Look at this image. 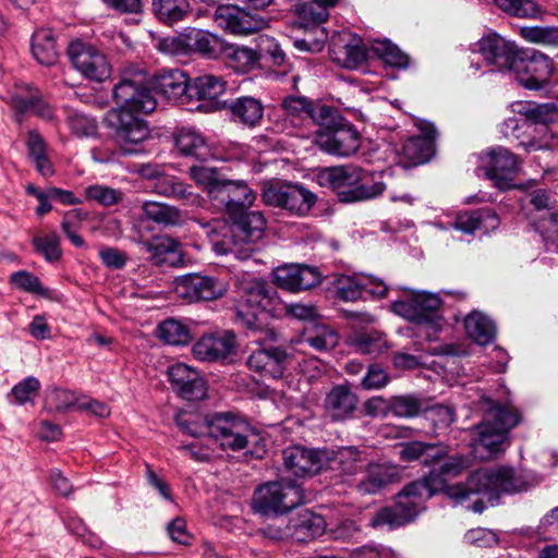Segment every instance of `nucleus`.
<instances>
[{
  "label": "nucleus",
  "mask_w": 558,
  "mask_h": 558,
  "mask_svg": "<svg viewBox=\"0 0 558 558\" xmlns=\"http://www.w3.org/2000/svg\"><path fill=\"white\" fill-rule=\"evenodd\" d=\"M213 20L219 28L235 36H246L267 26L264 17L233 4L217 7Z\"/></svg>",
  "instance_id": "nucleus-16"
},
{
  "label": "nucleus",
  "mask_w": 558,
  "mask_h": 558,
  "mask_svg": "<svg viewBox=\"0 0 558 558\" xmlns=\"http://www.w3.org/2000/svg\"><path fill=\"white\" fill-rule=\"evenodd\" d=\"M320 118H329L333 126H327L325 130H316V146L323 151L338 157H350L355 154L361 146V135L352 125H337V111L322 107Z\"/></svg>",
  "instance_id": "nucleus-10"
},
{
  "label": "nucleus",
  "mask_w": 558,
  "mask_h": 558,
  "mask_svg": "<svg viewBox=\"0 0 558 558\" xmlns=\"http://www.w3.org/2000/svg\"><path fill=\"white\" fill-rule=\"evenodd\" d=\"M32 244L37 254L41 255L48 263H54L62 257L60 238L56 232L46 235H36Z\"/></svg>",
  "instance_id": "nucleus-48"
},
{
  "label": "nucleus",
  "mask_w": 558,
  "mask_h": 558,
  "mask_svg": "<svg viewBox=\"0 0 558 558\" xmlns=\"http://www.w3.org/2000/svg\"><path fill=\"white\" fill-rule=\"evenodd\" d=\"M398 480L396 468L387 464L372 463L367 466L364 477L356 485L362 495H374Z\"/></svg>",
  "instance_id": "nucleus-29"
},
{
  "label": "nucleus",
  "mask_w": 558,
  "mask_h": 558,
  "mask_svg": "<svg viewBox=\"0 0 558 558\" xmlns=\"http://www.w3.org/2000/svg\"><path fill=\"white\" fill-rule=\"evenodd\" d=\"M294 12L299 17V25L305 29L314 28V0H293Z\"/></svg>",
  "instance_id": "nucleus-63"
},
{
  "label": "nucleus",
  "mask_w": 558,
  "mask_h": 558,
  "mask_svg": "<svg viewBox=\"0 0 558 558\" xmlns=\"http://www.w3.org/2000/svg\"><path fill=\"white\" fill-rule=\"evenodd\" d=\"M40 388L39 380L34 376H28L12 388V396L17 404H24L32 401Z\"/></svg>",
  "instance_id": "nucleus-54"
},
{
  "label": "nucleus",
  "mask_w": 558,
  "mask_h": 558,
  "mask_svg": "<svg viewBox=\"0 0 558 558\" xmlns=\"http://www.w3.org/2000/svg\"><path fill=\"white\" fill-rule=\"evenodd\" d=\"M208 441L221 449L233 451L244 449L252 438H257L255 429L243 418L231 412H218L205 417Z\"/></svg>",
  "instance_id": "nucleus-6"
},
{
  "label": "nucleus",
  "mask_w": 558,
  "mask_h": 558,
  "mask_svg": "<svg viewBox=\"0 0 558 558\" xmlns=\"http://www.w3.org/2000/svg\"><path fill=\"white\" fill-rule=\"evenodd\" d=\"M151 7L158 20L167 24L182 21L190 9L186 0H153Z\"/></svg>",
  "instance_id": "nucleus-42"
},
{
  "label": "nucleus",
  "mask_w": 558,
  "mask_h": 558,
  "mask_svg": "<svg viewBox=\"0 0 558 558\" xmlns=\"http://www.w3.org/2000/svg\"><path fill=\"white\" fill-rule=\"evenodd\" d=\"M8 104L14 111L15 119L19 122L27 113H33L44 120H51L53 118V109L44 99L41 92L29 85L17 86L16 90L8 99Z\"/></svg>",
  "instance_id": "nucleus-20"
},
{
  "label": "nucleus",
  "mask_w": 558,
  "mask_h": 558,
  "mask_svg": "<svg viewBox=\"0 0 558 558\" xmlns=\"http://www.w3.org/2000/svg\"><path fill=\"white\" fill-rule=\"evenodd\" d=\"M554 70L550 58L536 50H522L511 73L523 87L531 90L542 89Z\"/></svg>",
  "instance_id": "nucleus-11"
},
{
  "label": "nucleus",
  "mask_w": 558,
  "mask_h": 558,
  "mask_svg": "<svg viewBox=\"0 0 558 558\" xmlns=\"http://www.w3.org/2000/svg\"><path fill=\"white\" fill-rule=\"evenodd\" d=\"M166 376L172 391L180 399L201 401L207 397V380L197 368L177 362L167 367Z\"/></svg>",
  "instance_id": "nucleus-14"
},
{
  "label": "nucleus",
  "mask_w": 558,
  "mask_h": 558,
  "mask_svg": "<svg viewBox=\"0 0 558 558\" xmlns=\"http://www.w3.org/2000/svg\"><path fill=\"white\" fill-rule=\"evenodd\" d=\"M68 124L77 136H88L96 132L97 124L90 117L74 112L68 117Z\"/></svg>",
  "instance_id": "nucleus-58"
},
{
  "label": "nucleus",
  "mask_w": 558,
  "mask_h": 558,
  "mask_svg": "<svg viewBox=\"0 0 558 558\" xmlns=\"http://www.w3.org/2000/svg\"><path fill=\"white\" fill-rule=\"evenodd\" d=\"M283 468L286 472L295 477L312 475L314 465V450L303 446H291L282 451Z\"/></svg>",
  "instance_id": "nucleus-33"
},
{
  "label": "nucleus",
  "mask_w": 558,
  "mask_h": 558,
  "mask_svg": "<svg viewBox=\"0 0 558 558\" xmlns=\"http://www.w3.org/2000/svg\"><path fill=\"white\" fill-rule=\"evenodd\" d=\"M31 50L33 57L43 65L51 66L58 62V48L53 33L49 28H40L33 34Z\"/></svg>",
  "instance_id": "nucleus-35"
},
{
  "label": "nucleus",
  "mask_w": 558,
  "mask_h": 558,
  "mask_svg": "<svg viewBox=\"0 0 558 558\" xmlns=\"http://www.w3.org/2000/svg\"><path fill=\"white\" fill-rule=\"evenodd\" d=\"M483 418L471 429V446L476 458L486 460L505 450L509 432L522 420L513 405L500 404L490 398L481 400Z\"/></svg>",
  "instance_id": "nucleus-3"
},
{
  "label": "nucleus",
  "mask_w": 558,
  "mask_h": 558,
  "mask_svg": "<svg viewBox=\"0 0 558 558\" xmlns=\"http://www.w3.org/2000/svg\"><path fill=\"white\" fill-rule=\"evenodd\" d=\"M359 462H361V453L355 447H344L336 453L326 449H316V473L324 469L354 473Z\"/></svg>",
  "instance_id": "nucleus-27"
},
{
  "label": "nucleus",
  "mask_w": 558,
  "mask_h": 558,
  "mask_svg": "<svg viewBox=\"0 0 558 558\" xmlns=\"http://www.w3.org/2000/svg\"><path fill=\"white\" fill-rule=\"evenodd\" d=\"M469 468V458L450 457L438 468H433L423 480L407 485L398 494L395 505L378 511L372 523L410 522L424 509V501L441 490L456 504L463 505L471 495L478 494L483 495L490 505H495L501 494H514L525 488L524 481L515 475L513 469L507 466L477 470L463 485L447 484Z\"/></svg>",
  "instance_id": "nucleus-1"
},
{
  "label": "nucleus",
  "mask_w": 558,
  "mask_h": 558,
  "mask_svg": "<svg viewBox=\"0 0 558 558\" xmlns=\"http://www.w3.org/2000/svg\"><path fill=\"white\" fill-rule=\"evenodd\" d=\"M220 53L223 54L230 68L236 72H246L255 63V53L252 49L231 45L223 41Z\"/></svg>",
  "instance_id": "nucleus-43"
},
{
  "label": "nucleus",
  "mask_w": 558,
  "mask_h": 558,
  "mask_svg": "<svg viewBox=\"0 0 558 558\" xmlns=\"http://www.w3.org/2000/svg\"><path fill=\"white\" fill-rule=\"evenodd\" d=\"M388 381L389 378L380 366L371 365L362 379V386L365 389H380L385 387Z\"/></svg>",
  "instance_id": "nucleus-64"
},
{
  "label": "nucleus",
  "mask_w": 558,
  "mask_h": 558,
  "mask_svg": "<svg viewBox=\"0 0 558 558\" xmlns=\"http://www.w3.org/2000/svg\"><path fill=\"white\" fill-rule=\"evenodd\" d=\"M287 353L278 347L262 348L253 351L247 359L251 371L272 379L281 378L286 371Z\"/></svg>",
  "instance_id": "nucleus-25"
},
{
  "label": "nucleus",
  "mask_w": 558,
  "mask_h": 558,
  "mask_svg": "<svg viewBox=\"0 0 558 558\" xmlns=\"http://www.w3.org/2000/svg\"><path fill=\"white\" fill-rule=\"evenodd\" d=\"M232 227L223 234L221 240L213 242V248L218 255H235L241 253L242 245L257 241L262 238L266 221L259 211L241 210L232 216Z\"/></svg>",
  "instance_id": "nucleus-9"
},
{
  "label": "nucleus",
  "mask_w": 558,
  "mask_h": 558,
  "mask_svg": "<svg viewBox=\"0 0 558 558\" xmlns=\"http://www.w3.org/2000/svg\"><path fill=\"white\" fill-rule=\"evenodd\" d=\"M9 282L19 290L44 295L46 289L38 277L26 270H19L11 274Z\"/></svg>",
  "instance_id": "nucleus-50"
},
{
  "label": "nucleus",
  "mask_w": 558,
  "mask_h": 558,
  "mask_svg": "<svg viewBox=\"0 0 558 558\" xmlns=\"http://www.w3.org/2000/svg\"><path fill=\"white\" fill-rule=\"evenodd\" d=\"M440 305L441 301L437 294L405 289L403 298L395 301L391 310L395 314L424 326L429 338V330L435 332L441 327L442 318L437 314Z\"/></svg>",
  "instance_id": "nucleus-8"
},
{
  "label": "nucleus",
  "mask_w": 558,
  "mask_h": 558,
  "mask_svg": "<svg viewBox=\"0 0 558 558\" xmlns=\"http://www.w3.org/2000/svg\"><path fill=\"white\" fill-rule=\"evenodd\" d=\"M464 327L466 335L481 345L493 342L496 337V326L494 322L478 311H474L465 317Z\"/></svg>",
  "instance_id": "nucleus-37"
},
{
  "label": "nucleus",
  "mask_w": 558,
  "mask_h": 558,
  "mask_svg": "<svg viewBox=\"0 0 558 558\" xmlns=\"http://www.w3.org/2000/svg\"><path fill=\"white\" fill-rule=\"evenodd\" d=\"M225 90L226 82L222 77L213 74L199 75L189 80L187 101L217 99Z\"/></svg>",
  "instance_id": "nucleus-34"
},
{
  "label": "nucleus",
  "mask_w": 558,
  "mask_h": 558,
  "mask_svg": "<svg viewBox=\"0 0 558 558\" xmlns=\"http://www.w3.org/2000/svg\"><path fill=\"white\" fill-rule=\"evenodd\" d=\"M235 349L233 332L207 333L192 347L193 356L201 362H219L229 357Z\"/></svg>",
  "instance_id": "nucleus-21"
},
{
  "label": "nucleus",
  "mask_w": 558,
  "mask_h": 558,
  "mask_svg": "<svg viewBox=\"0 0 558 558\" xmlns=\"http://www.w3.org/2000/svg\"><path fill=\"white\" fill-rule=\"evenodd\" d=\"M338 0H316V51L320 49L319 43L328 41L329 58L336 64L356 69L367 59L373 58L371 46L366 48L361 37L349 31H333L329 37V31L322 25L328 17V9L336 5Z\"/></svg>",
  "instance_id": "nucleus-5"
},
{
  "label": "nucleus",
  "mask_w": 558,
  "mask_h": 558,
  "mask_svg": "<svg viewBox=\"0 0 558 558\" xmlns=\"http://www.w3.org/2000/svg\"><path fill=\"white\" fill-rule=\"evenodd\" d=\"M481 169L485 177L501 191L513 186V178L519 170V161L509 149L497 146L489 148L480 157Z\"/></svg>",
  "instance_id": "nucleus-12"
},
{
  "label": "nucleus",
  "mask_w": 558,
  "mask_h": 558,
  "mask_svg": "<svg viewBox=\"0 0 558 558\" xmlns=\"http://www.w3.org/2000/svg\"><path fill=\"white\" fill-rule=\"evenodd\" d=\"M281 107L292 119L314 121V104L304 96H287L282 99Z\"/></svg>",
  "instance_id": "nucleus-47"
},
{
  "label": "nucleus",
  "mask_w": 558,
  "mask_h": 558,
  "mask_svg": "<svg viewBox=\"0 0 558 558\" xmlns=\"http://www.w3.org/2000/svg\"><path fill=\"white\" fill-rule=\"evenodd\" d=\"M254 199L255 194L246 184L227 179L223 180L215 197V201L223 206L230 216L246 209Z\"/></svg>",
  "instance_id": "nucleus-26"
},
{
  "label": "nucleus",
  "mask_w": 558,
  "mask_h": 558,
  "mask_svg": "<svg viewBox=\"0 0 558 558\" xmlns=\"http://www.w3.org/2000/svg\"><path fill=\"white\" fill-rule=\"evenodd\" d=\"M521 35L524 39L535 44L556 45L558 44V29L548 27H523Z\"/></svg>",
  "instance_id": "nucleus-53"
},
{
  "label": "nucleus",
  "mask_w": 558,
  "mask_h": 558,
  "mask_svg": "<svg viewBox=\"0 0 558 558\" xmlns=\"http://www.w3.org/2000/svg\"><path fill=\"white\" fill-rule=\"evenodd\" d=\"M141 251L149 254L155 265H173L181 257L180 243L168 235L154 236L138 243Z\"/></svg>",
  "instance_id": "nucleus-28"
},
{
  "label": "nucleus",
  "mask_w": 558,
  "mask_h": 558,
  "mask_svg": "<svg viewBox=\"0 0 558 558\" xmlns=\"http://www.w3.org/2000/svg\"><path fill=\"white\" fill-rule=\"evenodd\" d=\"M189 53L198 52L207 58H217L223 47L219 37L197 28L187 32Z\"/></svg>",
  "instance_id": "nucleus-40"
},
{
  "label": "nucleus",
  "mask_w": 558,
  "mask_h": 558,
  "mask_svg": "<svg viewBox=\"0 0 558 558\" xmlns=\"http://www.w3.org/2000/svg\"><path fill=\"white\" fill-rule=\"evenodd\" d=\"M263 199L268 205L289 210L292 214L306 215L314 201L313 194L300 184L275 182L265 186Z\"/></svg>",
  "instance_id": "nucleus-13"
},
{
  "label": "nucleus",
  "mask_w": 558,
  "mask_h": 558,
  "mask_svg": "<svg viewBox=\"0 0 558 558\" xmlns=\"http://www.w3.org/2000/svg\"><path fill=\"white\" fill-rule=\"evenodd\" d=\"M476 47L487 63L496 66L501 72L508 71L510 73L522 51L514 43L496 33L481 38Z\"/></svg>",
  "instance_id": "nucleus-19"
},
{
  "label": "nucleus",
  "mask_w": 558,
  "mask_h": 558,
  "mask_svg": "<svg viewBox=\"0 0 558 558\" xmlns=\"http://www.w3.org/2000/svg\"><path fill=\"white\" fill-rule=\"evenodd\" d=\"M464 539L466 543L477 547H492L498 543L497 534L484 526H476L469 530Z\"/></svg>",
  "instance_id": "nucleus-56"
},
{
  "label": "nucleus",
  "mask_w": 558,
  "mask_h": 558,
  "mask_svg": "<svg viewBox=\"0 0 558 558\" xmlns=\"http://www.w3.org/2000/svg\"><path fill=\"white\" fill-rule=\"evenodd\" d=\"M421 402L412 396H399L389 401V411L398 417H412L420 413Z\"/></svg>",
  "instance_id": "nucleus-51"
},
{
  "label": "nucleus",
  "mask_w": 558,
  "mask_h": 558,
  "mask_svg": "<svg viewBox=\"0 0 558 558\" xmlns=\"http://www.w3.org/2000/svg\"><path fill=\"white\" fill-rule=\"evenodd\" d=\"M211 445H214L213 441H208V437H204L202 440L184 445L180 449L186 452L192 459L204 462L213 457L214 449Z\"/></svg>",
  "instance_id": "nucleus-61"
},
{
  "label": "nucleus",
  "mask_w": 558,
  "mask_h": 558,
  "mask_svg": "<svg viewBox=\"0 0 558 558\" xmlns=\"http://www.w3.org/2000/svg\"><path fill=\"white\" fill-rule=\"evenodd\" d=\"M328 283L332 284L333 294L342 301H356L364 293L384 298L388 286L373 276H335Z\"/></svg>",
  "instance_id": "nucleus-18"
},
{
  "label": "nucleus",
  "mask_w": 558,
  "mask_h": 558,
  "mask_svg": "<svg viewBox=\"0 0 558 558\" xmlns=\"http://www.w3.org/2000/svg\"><path fill=\"white\" fill-rule=\"evenodd\" d=\"M190 175L197 185L207 191L213 199H215L225 180L215 169L205 166H192Z\"/></svg>",
  "instance_id": "nucleus-45"
},
{
  "label": "nucleus",
  "mask_w": 558,
  "mask_h": 558,
  "mask_svg": "<svg viewBox=\"0 0 558 558\" xmlns=\"http://www.w3.org/2000/svg\"><path fill=\"white\" fill-rule=\"evenodd\" d=\"M156 47L162 53L173 57L189 54L187 32L175 36L159 38Z\"/></svg>",
  "instance_id": "nucleus-52"
},
{
  "label": "nucleus",
  "mask_w": 558,
  "mask_h": 558,
  "mask_svg": "<svg viewBox=\"0 0 558 558\" xmlns=\"http://www.w3.org/2000/svg\"><path fill=\"white\" fill-rule=\"evenodd\" d=\"M339 336L331 327L316 323V350H330L338 343Z\"/></svg>",
  "instance_id": "nucleus-62"
},
{
  "label": "nucleus",
  "mask_w": 558,
  "mask_h": 558,
  "mask_svg": "<svg viewBox=\"0 0 558 558\" xmlns=\"http://www.w3.org/2000/svg\"><path fill=\"white\" fill-rule=\"evenodd\" d=\"M117 108L106 113L107 126L112 130L114 141L122 155L144 153L143 143L149 137V128L138 116L153 112L157 100L145 85L143 72L132 77L123 76L113 87Z\"/></svg>",
  "instance_id": "nucleus-2"
},
{
  "label": "nucleus",
  "mask_w": 558,
  "mask_h": 558,
  "mask_svg": "<svg viewBox=\"0 0 558 558\" xmlns=\"http://www.w3.org/2000/svg\"><path fill=\"white\" fill-rule=\"evenodd\" d=\"M47 402L57 412H65L76 404L72 391L61 388H52L47 396Z\"/></svg>",
  "instance_id": "nucleus-55"
},
{
  "label": "nucleus",
  "mask_w": 558,
  "mask_h": 558,
  "mask_svg": "<svg viewBox=\"0 0 558 558\" xmlns=\"http://www.w3.org/2000/svg\"><path fill=\"white\" fill-rule=\"evenodd\" d=\"M505 12L517 16H530L535 13L536 5L532 0H495Z\"/></svg>",
  "instance_id": "nucleus-59"
},
{
  "label": "nucleus",
  "mask_w": 558,
  "mask_h": 558,
  "mask_svg": "<svg viewBox=\"0 0 558 558\" xmlns=\"http://www.w3.org/2000/svg\"><path fill=\"white\" fill-rule=\"evenodd\" d=\"M384 172L368 173L359 167L336 166L316 169V182L337 191L343 203L374 199L387 189Z\"/></svg>",
  "instance_id": "nucleus-4"
},
{
  "label": "nucleus",
  "mask_w": 558,
  "mask_h": 558,
  "mask_svg": "<svg viewBox=\"0 0 558 558\" xmlns=\"http://www.w3.org/2000/svg\"><path fill=\"white\" fill-rule=\"evenodd\" d=\"M169 197L192 206L199 205L202 201L199 194L195 193L190 184L183 182L177 177L172 183V190Z\"/></svg>",
  "instance_id": "nucleus-57"
},
{
  "label": "nucleus",
  "mask_w": 558,
  "mask_h": 558,
  "mask_svg": "<svg viewBox=\"0 0 558 558\" xmlns=\"http://www.w3.org/2000/svg\"><path fill=\"white\" fill-rule=\"evenodd\" d=\"M141 208L145 219L165 228L180 226L183 222L182 211L174 206L147 201L142 204Z\"/></svg>",
  "instance_id": "nucleus-39"
},
{
  "label": "nucleus",
  "mask_w": 558,
  "mask_h": 558,
  "mask_svg": "<svg viewBox=\"0 0 558 558\" xmlns=\"http://www.w3.org/2000/svg\"><path fill=\"white\" fill-rule=\"evenodd\" d=\"M421 131V135L410 137L402 148L405 157L415 165L424 163L429 159L436 136V129L433 124L423 123Z\"/></svg>",
  "instance_id": "nucleus-30"
},
{
  "label": "nucleus",
  "mask_w": 558,
  "mask_h": 558,
  "mask_svg": "<svg viewBox=\"0 0 558 558\" xmlns=\"http://www.w3.org/2000/svg\"><path fill=\"white\" fill-rule=\"evenodd\" d=\"M349 343L361 354H378L386 349L383 335L375 330L356 332L349 338Z\"/></svg>",
  "instance_id": "nucleus-44"
},
{
  "label": "nucleus",
  "mask_w": 558,
  "mask_h": 558,
  "mask_svg": "<svg viewBox=\"0 0 558 558\" xmlns=\"http://www.w3.org/2000/svg\"><path fill=\"white\" fill-rule=\"evenodd\" d=\"M86 198L104 206H112L122 201L123 193L106 185L94 184L85 190Z\"/></svg>",
  "instance_id": "nucleus-49"
},
{
  "label": "nucleus",
  "mask_w": 558,
  "mask_h": 558,
  "mask_svg": "<svg viewBox=\"0 0 558 558\" xmlns=\"http://www.w3.org/2000/svg\"><path fill=\"white\" fill-rule=\"evenodd\" d=\"M159 338L171 345H185L191 340L189 328L175 319H167L158 326Z\"/></svg>",
  "instance_id": "nucleus-46"
},
{
  "label": "nucleus",
  "mask_w": 558,
  "mask_h": 558,
  "mask_svg": "<svg viewBox=\"0 0 558 558\" xmlns=\"http://www.w3.org/2000/svg\"><path fill=\"white\" fill-rule=\"evenodd\" d=\"M150 89L169 100L187 101L189 77L180 69H161L150 78Z\"/></svg>",
  "instance_id": "nucleus-23"
},
{
  "label": "nucleus",
  "mask_w": 558,
  "mask_h": 558,
  "mask_svg": "<svg viewBox=\"0 0 558 558\" xmlns=\"http://www.w3.org/2000/svg\"><path fill=\"white\" fill-rule=\"evenodd\" d=\"M356 396L345 386H336L326 397L325 407L336 420L348 417L356 407Z\"/></svg>",
  "instance_id": "nucleus-38"
},
{
  "label": "nucleus",
  "mask_w": 558,
  "mask_h": 558,
  "mask_svg": "<svg viewBox=\"0 0 558 558\" xmlns=\"http://www.w3.org/2000/svg\"><path fill=\"white\" fill-rule=\"evenodd\" d=\"M68 53L73 66L86 78L102 82L110 76L111 69L106 56L92 45L74 41Z\"/></svg>",
  "instance_id": "nucleus-17"
},
{
  "label": "nucleus",
  "mask_w": 558,
  "mask_h": 558,
  "mask_svg": "<svg viewBox=\"0 0 558 558\" xmlns=\"http://www.w3.org/2000/svg\"><path fill=\"white\" fill-rule=\"evenodd\" d=\"M175 145L183 155L193 156L199 160H207L214 156L205 137L190 128H181L178 131Z\"/></svg>",
  "instance_id": "nucleus-32"
},
{
  "label": "nucleus",
  "mask_w": 558,
  "mask_h": 558,
  "mask_svg": "<svg viewBox=\"0 0 558 558\" xmlns=\"http://www.w3.org/2000/svg\"><path fill=\"white\" fill-rule=\"evenodd\" d=\"M229 110L234 122L247 128L257 126L264 117L263 104L251 96L235 98L230 102Z\"/></svg>",
  "instance_id": "nucleus-31"
},
{
  "label": "nucleus",
  "mask_w": 558,
  "mask_h": 558,
  "mask_svg": "<svg viewBox=\"0 0 558 558\" xmlns=\"http://www.w3.org/2000/svg\"><path fill=\"white\" fill-rule=\"evenodd\" d=\"M263 313H267L274 318H283L288 316V303L276 291L266 288Z\"/></svg>",
  "instance_id": "nucleus-60"
},
{
  "label": "nucleus",
  "mask_w": 558,
  "mask_h": 558,
  "mask_svg": "<svg viewBox=\"0 0 558 558\" xmlns=\"http://www.w3.org/2000/svg\"><path fill=\"white\" fill-rule=\"evenodd\" d=\"M303 502V489L290 481L264 483L255 489L252 498L254 511L263 515L284 514Z\"/></svg>",
  "instance_id": "nucleus-7"
},
{
  "label": "nucleus",
  "mask_w": 558,
  "mask_h": 558,
  "mask_svg": "<svg viewBox=\"0 0 558 558\" xmlns=\"http://www.w3.org/2000/svg\"><path fill=\"white\" fill-rule=\"evenodd\" d=\"M498 225L499 219L492 209H480L460 214L453 227L463 233L472 234L480 229H495Z\"/></svg>",
  "instance_id": "nucleus-36"
},
{
  "label": "nucleus",
  "mask_w": 558,
  "mask_h": 558,
  "mask_svg": "<svg viewBox=\"0 0 558 558\" xmlns=\"http://www.w3.org/2000/svg\"><path fill=\"white\" fill-rule=\"evenodd\" d=\"M272 282L280 289L298 293L314 286V267L283 264L272 271Z\"/></svg>",
  "instance_id": "nucleus-24"
},
{
  "label": "nucleus",
  "mask_w": 558,
  "mask_h": 558,
  "mask_svg": "<svg viewBox=\"0 0 558 558\" xmlns=\"http://www.w3.org/2000/svg\"><path fill=\"white\" fill-rule=\"evenodd\" d=\"M228 282L213 276L187 274L175 280V293L189 303L214 301L228 291Z\"/></svg>",
  "instance_id": "nucleus-15"
},
{
  "label": "nucleus",
  "mask_w": 558,
  "mask_h": 558,
  "mask_svg": "<svg viewBox=\"0 0 558 558\" xmlns=\"http://www.w3.org/2000/svg\"><path fill=\"white\" fill-rule=\"evenodd\" d=\"M266 287L262 281H251L244 289L235 311L238 318L251 330L259 329L258 317L263 314Z\"/></svg>",
  "instance_id": "nucleus-22"
},
{
  "label": "nucleus",
  "mask_w": 558,
  "mask_h": 558,
  "mask_svg": "<svg viewBox=\"0 0 558 558\" xmlns=\"http://www.w3.org/2000/svg\"><path fill=\"white\" fill-rule=\"evenodd\" d=\"M371 52L388 66L405 69L409 64L408 54L388 39L374 40L371 44Z\"/></svg>",
  "instance_id": "nucleus-41"
}]
</instances>
